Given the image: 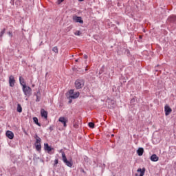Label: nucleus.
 Returning a JSON list of instances; mask_svg holds the SVG:
<instances>
[{
  "label": "nucleus",
  "instance_id": "nucleus-25",
  "mask_svg": "<svg viewBox=\"0 0 176 176\" xmlns=\"http://www.w3.org/2000/svg\"><path fill=\"white\" fill-rule=\"evenodd\" d=\"M36 102H39V101H41V98L37 94H36Z\"/></svg>",
  "mask_w": 176,
  "mask_h": 176
},
{
  "label": "nucleus",
  "instance_id": "nucleus-24",
  "mask_svg": "<svg viewBox=\"0 0 176 176\" xmlns=\"http://www.w3.org/2000/svg\"><path fill=\"white\" fill-rule=\"evenodd\" d=\"M74 89H70V90L69 91V96H72V95L74 94Z\"/></svg>",
  "mask_w": 176,
  "mask_h": 176
},
{
  "label": "nucleus",
  "instance_id": "nucleus-4",
  "mask_svg": "<svg viewBox=\"0 0 176 176\" xmlns=\"http://www.w3.org/2000/svg\"><path fill=\"white\" fill-rule=\"evenodd\" d=\"M23 91L25 96H26L27 97H30V96H31V94H32V89H31V87H30L27 85H24L23 87Z\"/></svg>",
  "mask_w": 176,
  "mask_h": 176
},
{
  "label": "nucleus",
  "instance_id": "nucleus-21",
  "mask_svg": "<svg viewBox=\"0 0 176 176\" xmlns=\"http://www.w3.org/2000/svg\"><path fill=\"white\" fill-rule=\"evenodd\" d=\"M88 125H89V127H90L91 129H94V126H95L94 122H89Z\"/></svg>",
  "mask_w": 176,
  "mask_h": 176
},
{
  "label": "nucleus",
  "instance_id": "nucleus-36",
  "mask_svg": "<svg viewBox=\"0 0 176 176\" xmlns=\"http://www.w3.org/2000/svg\"><path fill=\"white\" fill-rule=\"evenodd\" d=\"M111 137H113V135H112Z\"/></svg>",
  "mask_w": 176,
  "mask_h": 176
},
{
  "label": "nucleus",
  "instance_id": "nucleus-20",
  "mask_svg": "<svg viewBox=\"0 0 176 176\" xmlns=\"http://www.w3.org/2000/svg\"><path fill=\"white\" fill-rule=\"evenodd\" d=\"M5 31H6V28L3 29L0 32V39H2V37L3 36V34H5Z\"/></svg>",
  "mask_w": 176,
  "mask_h": 176
},
{
  "label": "nucleus",
  "instance_id": "nucleus-22",
  "mask_svg": "<svg viewBox=\"0 0 176 176\" xmlns=\"http://www.w3.org/2000/svg\"><path fill=\"white\" fill-rule=\"evenodd\" d=\"M52 51L54 52V53H58V48L57 47H54L52 48Z\"/></svg>",
  "mask_w": 176,
  "mask_h": 176
},
{
  "label": "nucleus",
  "instance_id": "nucleus-28",
  "mask_svg": "<svg viewBox=\"0 0 176 176\" xmlns=\"http://www.w3.org/2000/svg\"><path fill=\"white\" fill-rule=\"evenodd\" d=\"M130 102H131V104H134V102H135V99L134 98H133L132 99H131Z\"/></svg>",
  "mask_w": 176,
  "mask_h": 176
},
{
  "label": "nucleus",
  "instance_id": "nucleus-11",
  "mask_svg": "<svg viewBox=\"0 0 176 176\" xmlns=\"http://www.w3.org/2000/svg\"><path fill=\"white\" fill-rule=\"evenodd\" d=\"M6 135V137L9 138V140H13V138H14V134L13 133V132L10 131H7Z\"/></svg>",
  "mask_w": 176,
  "mask_h": 176
},
{
  "label": "nucleus",
  "instance_id": "nucleus-13",
  "mask_svg": "<svg viewBox=\"0 0 176 176\" xmlns=\"http://www.w3.org/2000/svg\"><path fill=\"white\" fill-rule=\"evenodd\" d=\"M151 162H157L159 160V157L156 154H153L150 157Z\"/></svg>",
  "mask_w": 176,
  "mask_h": 176
},
{
  "label": "nucleus",
  "instance_id": "nucleus-35",
  "mask_svg": "<svg viewBox=\"0 0 176 176\" xmlns=\"http://www.w3.org/2000/svg\"><path fill=\"white\" fill-rule=\"evenodd\" d=\"M75 62H76V63H78V59L75 60Z\"/></svg>",
  "mask_w": 176,
  "mask_h": 176
},
{
  "label": "nucleus",
  "instance_id": "nucleus-1",
  "mask_svg": "<svg viewBox=\"0 0 176 176\" xmlns=\"http://www.w3.org/2000/svg\"><path fill=\"white\" fill-rule=\"evenodd\" d=\"M62 153V160L67 167H72L74 166V161H72V158H71L69 160L67 159V155H65V153L64 151H60Z\"/></svg>",
  "mask_w": 176,
  "mask_h": 176
},
{
  "label": "nucleus",
  "instance_id": "nucleus-3",
  "mask_svg": "<svg viewBox=\"0 0 176 176\" xmlns=\"http://www.w3.org/2000/svg\"><path fill=\"white\" fill-rule=\"evenodd\" d=\"M74 85L76 89H82L85 86V80H83L82 78H78L75 81Z\"/></svg>",
  "mask_w": 176,
  "mask_h": 176
},
{
  "label": "nucleus",
  "instance_id": "nucleus-7",
  "mask_svg": "<svg viewBox=\"0 0 176 176\" xmlns=\"http://www.w3.org/2000/svg\"><path fill=\"white\" fill-rule=\"evenodd\" d=\"M16 83V80L14 79V76H9V85L10 87H14V84Z\"/></svg>",
  "mask_w": 176,
  "mask_h": 176
},
{
  "label": "nucleus",
  "instance_id": "nucleus-9",
  "mask_svg": "<svg viewBox=\"0 0 176 176\" xmlns=\"http://www.w3.org/2000/svg\"><path fill=\"white\" fill-rule=\"evenodd\" d=\"M73 21H75V23H80V24H83V20H82V17L78 16L76 15L73 16Z\"/></svg>",
  "mask_w": 176,
  "mask_h": 176
},
{
  "label": "nucleus",
  "instance_id": "nucleus-29",
  "mask_svg": "<svg viewBox=\"0 0 176 176\" xmlns=\"http://www.w3.org/2000/svg\"><path fill=\"white\" fill-rule=\"evenodd\" d=\"M75 35L79 36L80 35V31L78 30L74 33Z\"/></svg>",
  "mask_w": 176,
  "mask_h": 176
},
{
  "label": "nucleus",
  "instance_id": "nucleus-23",
  "mask_svg": "<svg viewBox=\"0 0 176 176\" xmlns=\"http://www.w3.org/2000/svg\"><path fill=\"white\" fill-rule=\"evenodd\" d=\"M73 126L74 127V129H78L79 128V124H78V123H76V122H74L73 123Z\"/></svg>",
  "mask_w": 176,
  "mask_h": 176
},
{
  "label": "nucleus",
  "instance_id": "nucleus-16",
  "mask_svg": "<svg viewBox=\"0 0 176 176\" xmlns=\"http://www.w3.org/2000/svg\"><path fill=\"white\" fill-rule=\"evenodd\" d=\"M168 20L170 23H176V16L172 15L169 16Z\"/></svg>",
  "mask_w": 176,
  "mask_h": 176
},
{
  "label": "nucleus",
  "instance_id": "nucleus-10",
  "mask_svg": "<svg viewBox=\"0 0 176 176\" xmlns=\"http://www.w3.org/2000/svg\"><path fill=\"white\" fill-rule=\"evenodd\" d=\"M165 115L166 116H168L170 112H173V109H171L168 104H166L164 107Z\"/></svg>",
  "mask_w": 176,
  "mask_h": 176
},
{
  "label": "nucleus",
  "instance_id": "nucleus-8",
  "mask_svg": "<svg viewBox=\"0 0 176 176\" xmlns=\"http://www.w3.org/2000/svg\"><path fill=\"white\" fill-rule=\"evenodd\" d=\"M145 171H146V169L145 168H139L137 170V172L140 173V175L139 176H144V175H145ZM135 176H138V174L136 173L135 175Z\"/></svg>",
  "mask_w": 176,
  "mask_h": 176
},
{
  "label": "nucleus",
  "instance_id": "nucleus-33",
  "mask_svg": "<svg viewBox=\"0 0 176 176\" xmlns=\"http://www.w3.org/2000/svg\"><path fill=\"white\" fill-rule=\"evenodd\" d=\"M139 38H140V39H142V36H141V35L139 36Z\"/></svg>",
  "mask_w": 176,
  "mask_h": 176
},
{
  "label": "nucleus",
  "instance_id": "nucleus-17",
  "mask_svg": "<svg viewBox=\"0 0 176 176\" xmlns=\"http://www.w3.org/2000/svg\"><path fill=\"white\" fill-rule=\"evenodd\" d=\"M80 94L79 92H76V94H74L72 96H69V98H72V99L78 98V97H79Z\"/></svg>",
  "mask_w": 176,
  "mask_h": 176
},
{
  "label": "nucleus",
  "instance_id": "nucleus-32",
  "mask_svg": "<svg viewBox=\"0 0 176 176\" xmlns=\"http://www.w3.org/2000/svg\"><path fill=\"white\" fill-rule=\"evenodd\" d=\"M87 58H88L87 55L84 56V58L87 59Z\"/></svg>",
  "mask_w": 176,
  "mask_h": 176
},
{
  "label": "nucleus",
  "instance_id": "nucleus-31",
  "mask_svg": "<svg viewBox=\"0 0 176 176\" xmlns=\"http://www.w3.org/2000/svg\"><path fill=\"white\" fill-rule=\"evenodd\" d=\"M72 99H69V104H72Z\"/></svg>",
  "mask_w": 176,
  "mask_h": 176
},
{
  "label": "nucleus",
  "instance_id": "nucleus-12",
  "mask_svg": "<svg viewBox=\"0 0 176 176\" xmlns=\"http://www.w3.org/2000/svg\"><path fill=\"white\" fill-rule=\"evenodd\" d=\"M41 116L42 118L47 119V111H46L45 109H42L41 110Z\"/></svg>",
  "mask_w": 176,
  "mask_h": 176
},
{
  "label": "nucleus",
  "instance_id": "nucleus-14",
  "mask_svg": "<svg viewBox=\"0 0 176 176\" xmlns=\"http://www.w3.org/2000/svg\"><path fill=\"white\" fill-rule=\"evenodd\" d=\"M137 154L138 156H142L144 155V148H139L137 151Z\"/></svg>",
  "mask_w": 176,
  "mask_h": 176
},
{
  "label": "nucleus",
  "instance_id": "nucleus-27",
  "mask_svg": "<svg viewBox=\"0 0 176 176\" xmlns=\"http://www.w3.org/2000/svg\"><path fill=\"white\" fill-rule=\"evenodd\" d=\"M58 163V159H56L54 160V167H56V166H57Z\"/></svg>",
  "mask_w": 176,
  "mask_h": 176
},
{
  "label": "nucleus",
  "instance_id": "nucleus-34",
  "mask_svg": "<svg viewBox=\"0 0 176 176\" xmlns=\"http://www.w3.org/2000/svg\"><path fill=\"white\" fill-rule=\"evenodd\" d=\"M80 2H83L85 0H78Z\"/></svg>",
  "mask_w": 176,
  "mask_h": 176
},
{
  "label": "nucleus",
  "instance_id": "nucleus-5",
  "mask_svg": "<svg viewBox=\"0 0 176 176\" xmlns=\"http://www.w3.org/2000/svg\"><path fill=\"white\" fill-rule=\"evenodd\" d=\"M44 149H45V151H47V153H49V155H53V153H54V148L49 146V144H47V143L44 144Z\"/></svg>",
  "mask_w": 176,
  "mask_h": 176
},
{
  "label": "nucleus",
  "instance_id": "nucleus-2",
  "mask_svg": "<svg viewBox=\"0 0 176 176\" xmlns=\"http://www.w3.org/2000/svg\"><path fill=\"white\" fill-rule=\"evenodd\" d=\"M34 138L36 139L34 144L36 151H37V152H41V151H42V145L41 144H42V139H41L36 134L34 135Z\"/></svg>",
  "mask_w": 176,
  "mask_h": 176
},
{
  "label": "nucleus",
  "instance_id": "nucleus-19",
  "mask_svg": "<svg viewBox=\"0 0 176 176\" xmlns=\"http://www.w3.org/2000/svg\"><path fill=\"white\" fill-rule=\"evenodd\" d=\"M33 122L35 123V124H36L37 126H39V127H41V123H39L38 122V118L34 117L33 118Z\"/></svg>",
  "mask_w": 176,
  "mask_h": 176
},
{
  "label": "nucleus",
  "instance_id": "nucleus-30",
  "mask_svg": "<svg viewBox=\"0 0 176 176\" xmlns=\"http://www.w3.org/2000/svg\"><path fill=\"white\" fill-rule=\"evenodd\" d=\"M8 35L12 38V36H13V33H12V32H8Z\"/></svg>",
  "mask_w": 176,
  "mask_h": 176
},
{
  "label": "nucleus",
  "instance_id": "nucleus-6",
  "mask_svg": "<svg viewBox=\"0 0 176 176\" xmlns=\"http://www.w3.org/2000/svg\"><path fill=\"white\" fill-rule=\"evenodd\" d=\"M58 122L63 124V127H67V124L68 123V118L65 116H61L58 118Z\"/></svg>",
  "mask_w": 176,
  "mask_h": 176
},
{
  "label": "nucleus",
  "instance_id": "nucleus-18",
  "mask_svg": "<svg viewBox=\"0 0 176 176\" xmlns=\"http://www.w3.org/2000/svg\"><path fill=\"white\" fill-rule=\"evenodd\" d=\"M16 111L19 113H21V112H23V107H21V104H17Z\"/></svg>",
  "mask_w": 176,
  "mask_h": 176
},
{
  "label": "nucleus",
  "instance_id": "nucleus-26",
  "mask_svg": "<svg viewBox=\"0 0 176 176\" xmlns=\"http://www.w3.org/2000/svg\"><path fill=\"white\" fill-rule=\"evenodd\" d=\"M63 1L64 0H57V5H61V3H63Z\"/></svg>",
  "mask_w": 176,
  "mask_h": 176
},
{
  "label": "nucleus",
  "instance_id": "nucleus-15",
  "mask_svg": "<svg viewBox=\"0 0 176 176\" xmlns=\"http://www.w3.org/2000/svg\"><path fill=\"white\" fill-rule=\"evenodd\" d=\"M19 82L22 87H24V86H27L25 85V81L24 80V78L21 76L19 77Z\"/></svg>",
  "mask_w": 176,
  "mask_h": 176
}]
</instances>
